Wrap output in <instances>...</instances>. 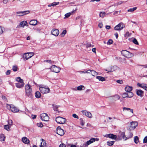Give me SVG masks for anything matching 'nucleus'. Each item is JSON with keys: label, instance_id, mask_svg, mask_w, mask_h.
<instances>
[{"label": "nucleus", "instance_id": "nucleus-25", "mask_svg": "<svg viewBox=\"0 0 147 147\" xmlns=\"http://www.w3.org/2000/svg\"><path fill=\"white\" fill-rule=\"evenodd\" d=\"M120 136L122 138L125 140H126L127 139H128V137L127 136H126L125 135V133L124 132H121L120 133Z\"/></svg>", "mask_w": 147, "mask_h": 147}, {"label": "nucleus", "instance_id": "nucleus-39", "mask_svg": "<svg viewBox=\"0 0 147 147\" xmlns=\"http://www.w3.org/2000/svg\"><path fill=\"white\" fill-rule=\"evenodd\" d=\"M123 110H125L126 111H130L132 113H133V109H131L129 108H126L125 107H124L123 108Z\"/></svg>", "mask_w": 147, "mask_h": 147}, {"label": "nucleus", "instance_id": "nucleus-53", "mask_svg": "<svg viewBox=\"0 0 147 147\" xmlns=\"http://www.w3.org/2000/svg\"><path fill=\"white\" fill-rule=\"evenodd\" d=\"M8 123L9 125L11 126L12 125L13 123L12 120L10 119L8 121Z\"/></svg>", "mask_w": 147, "mask_h": 147}, {"label": "nucleus", "instance_id": "nucleus-33", "mask_svg": "<svg viewBox=\"0 0 147 147\" xmlns=\"http://www.w3.org/2000/svg\"><path fill=\"white\" fill-rule=\"evenodd\" d=\"M41 140H42V141L41 143L40 146L41 147H44L46 145V143L45 141L42 139H41Z\"/></svg>", "mask_w": 147, "mask_h": 147}, {"label": "nucleus", "instance_id": "nucleus-4", "mask_svg": "<svg viewBox=\"0 0 147 147\" xmlns=\"http://www.w3.org/2000/svg\"><path fill=\"white\" fill-rule=\"evenodd\" d=\"M99 138H91L89 140L87 141L84 144V147H88V146L91 144L93 143L96 141H98L99 140Z\"/></svg>", "mask_w": 147, "mask_h": 147}, {"label": "nucleus", "instance_id": "nucleus-29", "mask_svg": "<svg viewBox=\"0 0 147 147\" xmlns=\"http://www.w3.org/2000/svg\"><path fill=\"white\" fill-rule=\"evenodd\" d=\"M91 70L90 69H86L84 71H79V72L80 73H84V74H90V73Z\"/></svg>", "mask_w": 147, "mask_h": 147}, {"label": "nucleus", "instance_id": "nucleus-9", "mask_svg": "<svg viewBox=\"0 0 147 147\" xmlns=\"http://www.w3.org/2000/svg\"><path fill=\"white\" fill-rule=\"evenodd\" d=\"M118 67L116 66H110L105 69L108 72L115 71L117 69Z\"/></svg>", "mask_w": 147, "mask_h": 147}, {"label": "nucleus", "instance_id": "nucleus-47", "mask_svg": "<svg viewBox=\"0 0 147 147\" xmlns=\"http://www.w3.org/2000/svg\"><path fill=\"white\" fill-rule=\"evenodd\" d=\"M137 7H134L132 8H130L128 9L127 10L128 12H133L137 9Z\"/></svg>", "mask_w": 147, "mask_h": 147}, {"label": "nucleus", "instance_id": "nucleus-1", "mask_svg": "<svg viewBox=\"0 0 147 147\" xmlns=\"http://www.w3.org/2000/svg\"><path fill=\"white\" fill-rule=\"evenodd\" d=\"M39 90L42 94H47L50 91L49 88L47 86L40 85L39 86Z\"/></svg>", "mask_w": 147, "mask_h": 147}, {"label": "nucleus", "instance_id": "nucleus-34", "mask_svg": "<svg viewBox=\"0 0 147 147\" xmlns=\"http://www.w3.org/2000/svg\"><path fill=\"white\" fill-rule=\"evenodd\" d=\"M134 141L135 143L137 144L139 142V138L137 136H135L134 138Z\"/></svg>", "mask_w": 147, "mask_h": 147}, {"label": "nucleus", "instance_id": "nucleus-8", "mask_svg": "<svg viewBox=\"0 0 147 147\" xmlns=\"http://www.w3.org/2000/svg\"><path fill=\"white\" fill-rule=\"evenodd\" d=\"M34 55L33 52H28L24 54L23 58L24 59L28 60V59L31 58Z\"/></svg>", "mask_w": 147, "mask_h": 147}, {"label": "nucleus", "instance_id": "nucleus-58", "mask_svg": "<svg viewBox=\"0 0 147 147\" xmlns=\"http://www.w3.org/2000/svg\"><path fill=\"white\" fill-rule=\"evenodd\" d=\"M72 116L74 118L78 119L79 118L78 116L76 114H73L72 115Z\"/></svg>", "mask_w": 147, "mask_h": 147}, {"label": "nucleus", "instance_id": "nucleus-6", "mask_svg": "<svg viewBox=\"0 0 147 147\" xmlns=\"http://www.w3.org/2000/svg\"><path fill=\"white\" fill-rule=\"evenodd\" d=\"M55 121L58 123L63 124L65 122L66 119L61 117H58L56 118Z\"/></svg>", "mask_w": 147, "mask_h": 147}, {"label": "nucleus", "instance_id": "nucleus-11", "mask_svg": "<svg viewBox=\"0 0 147 147\" xmlns=\"http://www.w3.org/2000/svg\"><path fill=\"white\" fill-rule=\"evenodd\" d=\"M130 125L129 129L130 130H133L138 125V123L136 121L132 122L130 123Z\"/></svg>", "mask_w": 147, "mask_h": 147}, {"label": "nucleus", "instance_id": "nucleus-16", "mask_svg": "<svg viewBox=\"0 0 147 147\" xmlns=\"http://www.w3.org/2000/svg\"><path fill=\"white\" fill-rule=\"evenodd\" d=\"M59 33V30L58 29L56 28L53 29L51 31V34L56 36H57L58 35Z\"/></svg>", "mask_w": 147, "mask_h": 147}, {"label": "nucleus", "instance_id": "nucleus-52", "mask_svg": "<svg viewBox=\"0 0 147 147\" xmlns=\"http://www.w3.org/2000/svg\"><path fill=\"white\" fill-rule=\"evenodd\" d=\"M80 123L81 125L82 126L84 125L85 124V123L84 122L83 120L82 119L80 118Z\"/></svg>", "mask_w": 147, "mask_h": 147}, {"label": "nucleus", "instance_id": "nucleus-30", "mask_svg": "<svg viewBox=\"0 0 147 147\" xmlns=\"http://www.w3.org/2000/svg\"><path fill=\"white\" fill-rule=\"evenodd\" d=\"M74 12V11H73L71 12H69L65 14V18H68Z\"/></svg>", "mask_w": 147, "mask_h": 147}, {"label": "nucleus", "instance_id": "nucleus-38", "mask_svg": "<svg viewBox=\"0 0 147 147\" xmlns=\"http://www.w3.org/2000/svg\"><path fill=\"white\" fill-rule=\"evenodd\" d=\"M90 73H91L92 75L93 76H95L98 75L97 73L93 70H91Z\"/></svg>", "mask_w": 147, "mask_h": 147}, {"label": "nucleus", "instance_id": "nucleus-10", "mask_svg": "<svg viewBox=\"0 0 147 147\" xmlns=\"http://www.w3.org/2000/svg\"><path fill=\"white\" fill-rule=\"evenodd\" d=\"M41 119L44 121H47L49 120V117L47 114L45 113H43L40 115Z\"/></svg>", "mask_w": 147, "mask_h": 147}, {"label": "nucleus", "instance_id": "nucleus-26", "mask_svg": "<svg viewBox=\"0 0 147 147\" xmlns=\"http://www.w3.org/2000/svg\"><path fill=\"white\" fill-rule=\"evenodd\" d=\"M136 94L139 96H140L142 97V95L144 93V92L141 90H136Z\"/></svg>", "mask_w": 147, "mask_h": 147}, {"label": "nucleus", "instance_id": "nucleus-49", "mask_svg": "<svg viewBox=\"0 0 147 147\" xmlns=\"http://www.w3.org/2000/svg\"><path fill=\"white\" fill-rule=\"evenodd\" d=\"M12 105H9V104H7L6 105V107H7V108L8 109H9L10 110H11V107H12Z\"/></svg>", "mask_w": 147, "mask_h": 147}, {"label": "nucleus", "instance_id": "nucleus-14", "mask_svg": "<svg viewBox=\"0 0 147 147\" xmlns=\"http://www.w3.org/2000/svg\"><path fill=\"white\" fill-rule=\"evenodd\" d=\"M56 133L60 136H63L64 134V130L60 127H58L57 128Z\"/></svg>", "mask_w": 147, "mask_h": 147}, {"label": "nucleus", "instance_id": "nucleus-45", "mask_svg": "<svg viewBox=\"0 0 147 147\" xmlns=\"http://www.w3.org/2000/svg\"><path fill=\"white\" fill-rule=\"evenodd\" d=\"M5 30L4 28L0 26V35L2 34Z\"/></svg>", "mask_w": 147, "mask_h": 147}, {"label": "nucleus", "instance_id": "nucleus-23", "mask_svg": "<svg viewBox=\"0 0 147 147\" xmlns=\"http://www.w3.org/2000/svg\"><path fill=\"white\" fill-rule=\"evenodd\" d=\"M16 86L19 88H21L23 87L24 85V83L18 82L16 83Z\"/></svg>", "mask_w": 147, "mask_h": 147}, {"label": "nucleus", "instance_id": "nucleus-13", "mask_svg": "<svg viewBox=\"0 0 147 147\" xmlns=\"http://www.w3.org/2000/svg\"><path fill=\"white\" fill-rule=\"evenodd\" d=\"M103 136L105 137L109 138L115 140L117 138V136L116 135H114L113 134H107L105 135H103Z\"/></svg>", "mask_w": 147, "mask_h": 147}, {"label": "nucleus", "instance_id": "nucleus-36", "mask_svg": "<svg viewBox=\"0 0 147 147\" xmlns=\"http://www.w3.org/2000/svg\"><path fill=\"white\" fill-rule=\"evenodd\" d=\"M4 128L7 131H9L10 130V128L11 127V126L8 125H4Z\"/></svg>", "mask_w": 147, "mask_h": 147}, {"label": "nucleus", "instance_id": "nucleus-31", "mask_svg": "<svg viewBox=\"0 0 147 147\" xmlns=\"http://www.w3.org/2000/svg\"><path fill=\"white\" fill-rule=\"evenodd\" d=\"M85 89V87L83 85H80L77 87V90H78L81 91L84 90Z\"/></svg>", "mask_w": 147, "mask_h": 147}, {"label": "nucleus", "instance_id": "nucleus-41", "mask_svg": "<svg viewBox=\"0 0 147 147\" xmlns=\"http://www.w3.org/2000/svg\"><path fill=\"white\" fill-rule=\"evenodd\" d=\"M138 86L143 88L144 89V88L145 87V86L146 85V84H140L139 83H138L137 84Z\"/></svg>", "mask_w": 147, "mask_h": 147}, {"label": "nucleus", "instance_id": "nucleus-7", "mask_svg": "<svg viewBox=\"0 0 147 147\" xmlns=\"http://www.w3.org/2000/svg\"><path fill=\"white\" fill-rule=\"evenodd\" d=\"M51 71L53 72L58 73L60 72V68L55 65H52L49 68Z\"/></svg>", "mask_w": 147, "mask_h": 147}, {"label": "nucleus", "instance_id": "nucleus-20", "mask_svg": "<svg viewBox=\"0 0 147 147\" xmlns=\"http://www.w3.org/2000/svg\"><path fill=\"white\" fill-rule=\"evenodd\" d=\"M132 88V86H127L125 88V91L127 92H131Z\"/></svg>", "mask_w": 147, "mask_h": 147}, {"label": "nucleus", "instance_id": "nucleus-32", "mask_svg": "<svg viewBox=\"0 0 147 147\" xmlns=\"http://www.w3.org/2000/svg\"><path fill=\"white\" fill-rule=\"evenodd\" d=\"M96 78L98 79L99 81L102 82L105 81V79L104 78L100 76H97L96 77Z\"/></svg>", "mask_w": 147, "mask_h": 147}, {"label": "nucleus", "instance_id": "nucleus-28", "mask_svg": "<svg viewBox=\"0 0 147 147\" xmlns=\"http://www.w3.org/2000/svg\"><path fill=\"white\" fill-rule=\"evenodd\" d=\"M5 139V136L4 134H2L0 135V141H4Z\"/></svg>", "mask_w": 147, "mask_h": 147}, {"label": "nucleus", "instance_id": "nucleus-64", "mask_svg": "<svg viewBox=\"0 0 147 147\" xmlns=\"http://www.w3.org/2000/svg\"><path fill=\"white\" fill-rule=\"evenodd\" d=\"M59 147H66V146L65 144H62L60 145Z\"/></svg>", "mask_w": 147, "mask_h": 147}, {"label": "nucleus", "instance_id": "nucleus-42", "mask_svg": "<svg viewBox=\"0 0 147 147\" xmlns=\"http://www.w3.org/2000/svg\"><path fill=\"white\" fill-rule=\"evenodd\" d=\"M67 31L66 30H63L62 32L60 34V36L61 37H63L66 34Z\"/></svg>", "mask_w": 147, "mask_h": 147}, {"label": "nucleus", "instance_id": "nucleus-15", "mask_svg": "<svg viewBox=\"0 0 147 147\" xmlns=\"http://www.w3.org/2000/svg\"><path fill=\"white\" fill-rule=\"evenodd\" d=\"M134 95V94L132 92H127L124 93L122 95V96L123 98L128 97L131 98Z\"/></svg>", "mask_w": 147, "mask_h": 147}, {"label": "nucleus", "instance_id": "nucleus-35", "mask_svg": "<svg viewBox=\"0 0 147 147\" xmlns=\"http://www.w3.org/2000/svg\"><path fill=\"white\" fill-rule=\"evenodd\" d=\"M114 142H115L113 141H109L107 142V145L109 146H111L113 145Z\"/></svg>", "mask_w": 147, "mask_h": 147}, {"label": "nucleus", "instance_id": "nucleus-48", "mask_svg": "<svg viewBox=\"0 0 147 147\" xmlns=\"http://www.w3.org/2000/svg\"><path fill=\"white\" fill-rule=\"evenodd\" d=\"M16 14L17 16H23L22 11L16 12Z\"/></svg>", "mask_w": 147, "mask_h": 147}, {"label": "nucleus", "instance_id": "nucleus-17", "mask_svg": "<svg viewBox=\"0 0 147 147\" xmlns=\"http://www.w3.org/2000/svg\"><path fill=\"white\" fill-rule=\"evenodd\" d=\"M27 24V21H23L20 23V24L17 27L18 28L20 27L24 28L25 26Z\"/></svg>", "mask_w": 147, "mask_h": 147}, {"label": "nucleus", "instance_id": "nucleus-61", "mask_svg": "<svg viewBox=\"0 0 147 147\" xmlns=\"http://www.w3.org/2000/svg\"><path fill=\"white\" fill-rule=\"evenodd\" d=\"M103 25L102 22L98 24V26L100 28H102L103 27Z\"/></svg>", "mask_w": 147, "mask_h": 147}, {"label": "nucleus", "instance_id": "nucleus-12", "mask_svg": "<svg viewBox=\"0 0 147 147\" xmlns=\"http://www.w3.org/2000/svg\"><path fill=\"white\" fill-rule=\"evenodd\" d=\"M81 112L82 113L83 115L86 116L90 118H92V113L86 110L82 111Z\"/></svg>", "mask_w": 147, "mask_h": 147}, {"label": "nucleus", "instance_id": "nucleus-3", "mask_svg": "<svg viewBox=\"0 0 147 147\" xmlns=\"http://www.w3.org/2000/svg\"><path fill=\"white\" fill-rule=\"evenodd\" d=\"M122 55L127 58H130L133 56V54L126 50H123L121 51Z\"/></svg>", "mask_w": 147, "mask_h": 147}, {"label": "nucleus", "instance_id": "nucleus-43", "mask_svg": "<svg viewBox=\"0 0 147 147\" xmlns=\"http://www.w3.org/2000/svg\"><path fill=\"white\" fill-rule=\"evenodd\" d=\"M16 80L18 82L24 83L23 80L20 77H18L16 78Z\"/></svg>", "mask_w": 147, "mask_h": 147}, {"label": "nucleus", "instance_id": "nucleus-19", "mask_svg": "<svg viewBox=\"0 0 147 147\" xmlns=\"http://www.w3.org/2000/svg\"><path fill=\"white\" fill-rule=\"evenodd\" d=\"M22 141L26 144H28L30 143V141L26 137H24L22 138Z\"/></svg>", "mask_w": 147, "mask_h": 147}, {"label": "nucleus", "instance_id": "nucleus-5", "mask_svg": "<svg viewBox=\"0 0 147 147\" xmlns=\"http://www.w3.org/2000/svg\"><path fill=\"white\" fill-rule=\"evenodd\" d=\"M125 26V24L123 22H121L114 27V29L116 30L120 31Z\"/></svg>", "mask_w": 147, "mask_h": 147}, {"label": "nucleus", "instance_id": "nucleus-63", "mask_svg": "<svg viewBox=\"0 0 147 147\" xmlns=\"http://www.w3.org/2000/svg\"><path fill=\"white\" fill-rule=\"evenodd\" d=\"M117 82L118 83L120 84H122L123 83V82L121 80H118L117 81Z\"/></svg>", "mask_w": 147, "mask_h": 147}, {"label": "nucleus", "instance_id": "nucleus-62", "mask_svg": "<svg viewBox=\"0 0 147 147\" xmlns=\"http://www.w3.org/2000/svg\"><path fill=\"white\" fill-rule=\"evenodd\" d=\"M9 0H3L2 2L4 4H6L8 2Z\"/></svg>", "mask_w": 147, "mask_h": 147}, {"label": "nucleus", "instance_id": "nucleus-60", "mask_svg": "<svg viewBox=\"0 0 147 147\" xmlns=\"http://www.w3.org/2000/svg\"><path fill=\"white\" fill-rule=\"evenodd\" d=\"M93 46L90 43H87L86 44V47H93Z\"/></svg>", "mask_w": 147, "mask_h": 147}, {"label": "nucleus", "instance_id": "nucleus-2", "mask_svg": "<svg viewBox=\"0 0 147 147\" xmlns=\"http://www.w3.org/2000/svg\"><path fill=\"white\" fill-rule=\"evenodd\" d=\"M26 93V95L29 97L32 96V90L31 86L28 84H27L25 86Z\"/></svg>", "mask_w": 147, "mask_h": 147}, {"label": "nucleus", "instance_id": "nucleus-54", "mask_svg": "<svg viewBox=\"0 0 147 147\" xmlns=\"http://www.w3.org/2000/svg\"><path fill=\"white\" fill-rule=\"evenodd\" d=\"M113 41L111 39H109L107 42V44L108 45H110L113 43Z\"/></svg>", "mask_w": 147, "mask_h": 147}, {"label": "nucleus", "instance_id": "nucleus-46", "mask_svg": "<svg viewBox=\"0 0 147 147\" xmlns=\"http://www.w3.org/2000/svg\"><path fill=\"white\" fill-rule=\"evenodd\" d=\"M23 16L28 14L30 13V11L28 10L22 11Z\"/></svg>", "mask_w": 147, "mask_h": 147}, {"label": "nucleus", "instance_id": "nucleus-40", "mask_svg": "<svg viewBox=\"0 0 147 147\" xmlns=\"http://www.w3.org/2000/svg\"><path fill=\"white\" fill-rule=\"evenodd\" d=\"M131 34L129 33L128 32H126V33L124 35V36L126 38H127L130 36Z\"/></svg>", "mask_w": 147, "mask_h": 147}, {"label": "nucleus", "instance_id": "nucleus-24", "mask_svg": "<svg viewBox=\"0 0 147 147\" xmlns=\"http://www.w3.org/2000/svg\"><path fill=\"white\" fill-rule=\"evenodd\" d=\"M111 13H108L107 15L110 14ZM106 15V13L104 11H101L100 12L99 16L101 18H103Z\"/></svg>", "mask_w": 147, "mask_h": 147}, {"label": "nucleus", "instance_id": "nucleus-50", "mask_svg": "<svg viewBox=\"0 0 147 147\" xmlns=\"http://www.w3.org/2000/svg\"><path fill=\"white\" fill-rule=\"evenodd\" d=\"M52 106H53V109L55 111H57L58 106L54 105L53 104L52 105Z\"/></svg>", "mask_w": 147, "mask_h": 147}, {"label": "nucleus", "instance_id": "nucleus-44", "mask_svg": "<svg viewBox=\"0 0 147 147\" xmlns=\"http://www.w3.org/2000/svg\"><path fill=\"white\" fill-rule=\"evenodd\" d=\"M128 135H127L128 139L131 138L133 136V134L132 132L129 131L128 133Z\"/></svg>", "mask_w": 147, "mask_h": 147}, {"label": "nucleus", "instance_id": "nucleus-18", "mask_svg": "<svg viewBox=\"0 0 147 147\" xmlns=\"http://www.w3.org/2000/svg\"><path fill=\"white\" fill-rule=\"evenodd\" d=\"M120 98V96L117 94H116L110 97V98L111 99L113 100L114 101H116L117 100H119Z\"/></svg>", "mask_w": 147, "mask_h": 147}, {"label": "nucleus", "instance_id": "nucleus-37", "mask_svg": "<svg viewBox=\"0 0 147 147\" xmlns=\"http://www.w3.org/2000/svg\"><path fill=\"white\" fill-rule=\"evenodd\" d=\"M35 97L37 98H39L40 97L41 94L39 91L36 92L35 93Z\"/></svg>", "mask_w": 147, "mask_h": 147}, {"label": "nucleus", "instance_id": "nucleus-57", "mask_svg": "<svg viewBox=\"0 0 147 147\" xmlns=\"http://www.w3.org/2000/svg\"><path fill=\"white\" fill-rule=\"evenodd\" d=\"M37 125L38 126L40 127H42L43 126V125L42 123H37Z\"/></svg>", "mask_w": 147, "mask_h": 147}, {"label": "nucleus", "instance_id": "nucleus-56", "mask_svg": "<svg viewBox=\"0 0 147 147\" xmlns=\"http://www.w3.org/2000/svg\"><path fill=\"white\" fill-rule=\"evenodd\" d=\"M123 2V1H119L118 2V3H115V5L117 6L119 5H121V4Z\"/></svg>", "mask_w": 147, "mask_h": 147}, {"label": "nucleus", "instance_id": "nucleus-55", "mask_svg": "<svg viewBox=\"0 0 147 147\" xmlns=\"http://www.w3.org/2000/svg\"><path fill=\"white\" fill-rule=\"evenodd\" d=\"M12 69L14 71H16L17 70V67L16 66H13L12 67Z\"/></svg>", "mask_w": 147, "mask_h": 147}, {"label": "nucleus", "instance_id": "nucleus-21", "mask_svg": "<svg viewBox=\"0 0 147 147\" xmlns=\"http://www.w3.org/2000/svg\"><path fill=\"white\" fill-rule=\"evenodd\" d=\"M38 23V21L36 20H31L29 24L30 25L32 26H35L37 25Z\"/></svg>", "mask_w": 147, "mask_h": 147}, {"label": "nucleus", "instance_id": "nucleus-22", "mask_svg": "<svg viewBox=\"0 0 147 147\" xmlns=\"http://www.w3.org/2000/svg\"><path fill=\"white\" fill-rule=\"evenodd\" d=\"M19 111V109L16 107L14 106V105H12L11 107V111L13 113H17Z\"/></svg>", "mask_w": 147, "mask_h": 147}, {"label": "nucleus", "instance_id": "nucleus-59", "mask_svg": "<svg viewBox=\"0 0 147 147\" xmlns=\"http://www.w3.org/2000/svg\"><path fill=\"white\" fill-rule=\"evenodd\" d=\"M147 142V136L145 137L143 140V143H145Z\"/></svg>", "mask_w": 147, "mask_h": 147}, {"label": "nucleus", "instance_id": "nucleus-27", "mask_svg": "<svg viewBox=\"0 0 147 147\" xmlns=\"http://www.w3.org/2000/svg\"><path fill=\"white\" fill-rule=\"evenodd\" d=\"M59 4V2H53V3L49 4L48 5V6L49 7H51V6L54 7V6H56L57 5Z\"/></svg>", "mask_w": 147, "mask_h": 147}, {"label": "nucleus", "instance_id": "nucleus-51", "mask_svg": "<svg viewBox=\"0 0 147 147\" xmlns=\"http://www.w3.org/2000/svg\"><path fill=\"white\" fill-rule=\"evenodd\" d=\"M132 42L135 44L136 45H138L139 43L137 40L135 38H134Z\"/></svg>", "mask_w": 147, "mask_h": 147}]
</instances>
